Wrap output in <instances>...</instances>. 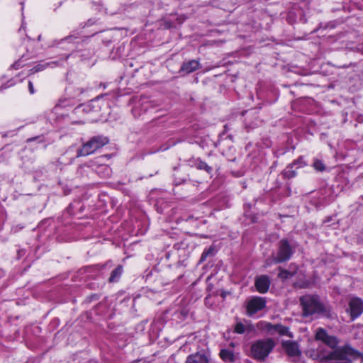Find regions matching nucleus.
I'll list each match as a JSON object with an SVG mask.
<instances>
[{"mask_svg":"<svg viewBox=\"0 0 363 363\" xmlns=\"http://www.w3.org/2000/svg\"><path fill=\"white\" fill-rule=\"evenodd\" d=\"M363 354L349 344L339 347L326 355L320 354V361L336 360L335 363H352L353 360L362 358Z\"/></svg>","mask_w":363,"mask_h":363,"instance_id":"f257e3e1","label":"nucleus"},{"mask_svg":"<svg viewBox=\"0 0 363 363\" xmlns=\"http://www.w3.org/2000/svg\"><path fill=\"white\" fill-rule=\"evenodd\" d=\"M300 303L303 310V315L305 317L320 314L324 311V306L316 296H303L300 298Z\"/></svg>","mask_w":363,"mask_h":363,"instance_id":"f03ea898","label":"nucleus"},{"mask_svg":"<svg viewBox=\"0 0 363 363\" xmlns=\"http://www.w3.org/2000/svg\"><path fill=\"white\" fill-rule=\"evenodd\" d=\"M274 346V341L270 338L257 340L252 345V357L257 360L263 361L272 352Z\"/></svg>","mask_w":363,"mask_h":363,"instance_id":"7ed1b4c3","label":"nucleus"},{"mask_svg":"<svg viewBox=\"0 0 363 363\" xmlns=\"http://www.w3.org/2000/svg\"><path fill=\"white\" fill-rule=\"evenodd\" d=\"M109 140L103 135L92 137L89 141L84 143L81 149L77 150V157H84L95 152L98 149L108 144Z\"/></svg>","mask_w":363,"mask_h":363,"instance_id":"20e7f679","label":"nucleus"},{"mask_svg":"<svg viewBox=\"0 0 363 363\" xmlns=\"http://www.w3.org/2000/svg\"><path fill=\"white\" fill-rule=\"evenodd\" d=\"M293 254V250L286 239L281 240L278 243V250L276 255L268 259L266 265L279 264L288 261Z\"/></svg>","mask_w":363,"mask_h":363,"instance_id":"39448f33","label":"nucleus"},{"mask_svg":"<svg viewBox=\"0 0 363 363\" xmlns=\"http://www.w3.org/2000/svg\"><path fill=\"white\" fill-rule=\"evenodd\" d=\"M315 340L322 341L333 350L338 348L337 345L340 343V340L336 336L328 335L326 330L322 328H318L316 330Z\"/></svg>","mask_w":363,"mask_h":363,"instance_id":"423d86ee","label":"nucleus"},{"mask_svg":"<svg viewBox=\"0 0 363 363\" xmlns=\"http://www.w3.org/2000/svg\"><path fill=\"white\" fill-rule=\"evenodd\" d=\"M266 306V300L264 298L255 296L251 298L247 305V314L253 315L257 311L262 310Z\"/></svg>","mask_w":363,"mask_h":363,"instance_id":"0eeeda50","label":"nucleus"},{"mask_svg":"<svg viewBox=\"0 0 363 363\" xmlns=\"http://www.w3.org/2000/svg\"><path fill=\"white\" fill-rule=\"evenodd\" d=\"M352 320H354L363 313V301L361 298H354L349 303Z\"/></svg>","mask_w":363,"mask_h":363,"instance_id":"6e6552de","label":"nucleus"},{"mask_svg":"<svg viewBox=\"0 0 363 363\" xmlns=\"http://www.w3.org/2000/svg\"><path fill=\"white\" fill-rule=\"evenodd\" d=\"M282 346L286 354L290 357H298L301 354L298 345L296 342L290 340L284 341Z\"/></svg>","mask_w":363,"mask_h":363,"instance_id":"1a4fd4ad","label":"nucleus"},{"mask_svg":"<svg viewBox=\"0 0 363 363\" xmlns=\"http://www.w3.org/2000/svg\"><path fill=\"white\" fill-rule=\"evenodd\" d=\"M270 280L268 276L262 275L255 280V286L257 290L262 294L266 293L269 288Z\"/></svg>","mask_w":363,"mask_h":363,"instance_id":"9d476101","label":"nucleus"},{"mask_svg":"<svg viewBox=\"0 0 363 363\" xmlns=\"http://www.w3.org/2000/svg\"><path fill=\"white\" fill-rule=\"evenodd\" d=\"M185 363H210V359L205 354L196 352L189 355Z\"/></svg>","mask_w":363,"mask_h":363,"instance_id":"9b49d317","label":"nucleus"},{"mask_svg":"<svg viewBox=\"0 0 363 363\" xmlns=\"http://www.w3.org/2000/svg\"><path fill=\"white\" fill-rule=\"evenodd\" d=\"M199 62L196 60H191L184 62L181 67L180 71L186 74L191 73L199 68Z\"/></svg>","mask_w":363,"mask_h":363,"instance_id":"f8f14e48","label":"nucleus"},{"mask_svg":"<svg viewBox=\"0 0 363 363\" xmlns=\"http://www.w3.org/2000/svg\"><path fill=\"white\" fill-rule=\"evenodd\" d=\"M220 357L225 362H232L234 360V354L233 352L229 350H221Z\"/></svg>","mask_w":363,"mask_h":363,"instance_id":"ddd939ff","label":"nucleus"},{"mask_svg":"<svg viewBox=\"0 0 363 363\" xmlns=\"http://www.w3.org/2000/svg\"><path fill=\"white\" fill-rule=\"evenodd\" d=\"M123 272V267L121 265H118L111 274L109 277V281L113 282L117 281Z\"/></svg>","mask_w":363,"mask_h":363,"instance_id":"4468645a","label":"nucleus"},{"mask_svg":"<svg viewBox=\"0 0 363 363\" xmlns=\"http://www.w3.org/2000/svg\"><path fill=\"white\" fill-rule=\"evenodd\" d=\"M195 166L197 169L205 170L208 173H211L213 171V168L211 166L208 165L205 162L200 160H196Z\"/></svg>","mask_w":363,"mask_h":363,"instance_id":"2eb2a0df","label":"nucleus"},{"mask_svg":"<svg viewBox=\"0 0 363 363\" xmlns=\"http://www.w3.org/2000/svg\"><path fill=\"white\" fill-rule=\"evenodd\" d=\"M276 333L281 335H289L290 337L291 336V333L289 331V328L280 324H276L274 333Z\"/></svg>","mask_w":363,"mask_h":363,"instance_id":"dca6fc26","label":"nucleus"},{"mask_svg":"<svg viewBox=\"0 0 363 363\" xmlns=\"http://www.w3.org/2000/svg\"><path fill=\"white\" fill-rule=\"evenodd\" d=\"M279 273L278 274V277L283 279H289L290 277H293L296 273L295 271L291 272L286 269H284L281 267H279Z\"/></svg>","mask_w":363,"mask_h":363,"instance_id":"f3484780","label":"nucleus"},{"mask_svg":"<svg viewBox=\"0 0 363 363\" xmlns=\"http://www.w3.org/2000/svg\"><path fill=\"white\" fill-rule=\"evenodd\" d=\"M313 168L318 172H323L325 170V164L318 159H315L313 164Z\"/></svg>","mask_w":363,"mask_h":363,"instance_id":"a211bd4d","label":"nucleus"},{"mask_svg":"<svg viewBox=\"0 0 363 363\" xmlns=\"http://www.w3.org/2000/svg\"><path fill=\"white\" fill-rule=\"evenodd\" d=\"M213 252H214L213 247H210L208 249L205 250L201 256L200 262H204L208 257L213 256Z\"/></svg>","mask_w":363,"mask_h":363,"instance_id":"6ab92c4d","label":"nucleus"},{"mask_svg":"<svg viewBox=\"0 0 363 363\" xmlns=\"http://www.w3.org/2000/svg\"><path fill=\"white\" fill-rule=\"evenodd\" d=\"M293 167H289L286 169L283 172V175L285 178L291 179L296 175V172L292 169Z\"/></svg>","mask_w":363,"mask_h":363,"instance_id":"aec40b11","label":"nucleus"},{"mask_svg":"<svg viewBox=\"0 0 363 363\" xmlns=\"http://www.w3.org/2000/svg\"><path fill=\"white\" fill-rule=\"evenodd\" d=\"M245 331V327L242 323H238L235 327V332L238 334H242Z\"/></svg>","mask_w":363,"mask_h":363,"instance_id":"412c9836","label":"nucleus"},{"mask_svg":"<svg viewBox=\"0 0 363 363\" xmlns=\"http://www.w3.org/2000/svg\"><path fill=\"white\" fill-rule=\"evenodd\" d=\"M45 67H46L45 65H42V64L37 65L36 66L33 67L30 69V72L31 73H35V72L42 71V70H43L45 68Z\"/></svg>","mask_w":363,"mask_h":363,"instance_id":"4be33fe9","label":"nucleus"},{"mask_svg":"<svg viewBox=\"0 0 363 363\" xmlns=\"http://www.w3.org/2000/svg\"><path fill=\"white\" fill-rule=\"evenodd\" d=\"M295 9H294L293 10L290 11H289V18H291L292 17H294V16L297 18H298V13H296L294 10ZM298 18L301 21H302V11H298Z\"/></svg>","mask_w":363,"mask_h":363,"instance_id":"5701e85b","label":"nucleus"},{"mask_svg":"<svg viewBox=\"0 0 363 363\" xmlns=\"http://www.w3.org/2000/svg\"><path fill=\"white\" fill-rule=\"evenodd\" d=\"M276 325H273L269 323H266L264 325V329L267 330L268 332L271 333L272 334H274V330L275 329Z\"/></svg>","mask_w":363,"mask_h":363,"instance_id":"b1692460","label":"nucleus"},{"mask_svg":"<svg viewBox=\"0 0 363 363\" xmlns=\"http://www.w3.org/2000/svg\"><path fill=\"white\" fill-rule=\"evenodd\" d=\"M28 88H29L30 93L31 94H34V88H33V83L31 82H28Z\"/></svg>","mask_w":363,"mask_h":363,"instance_id":"393cba45","label":"nucleus"},{"mask_svg":"<svg viewBox=\"0 0 363 363\" xmlns=\"http://www.w3.org/2000/svg\"><path fill=\"white\" fill-rule=\"evenodd\" d=\"M172 27V24L169 22L165 23V28H170Z\"/></svg>","mask_w":363,"mask_h":363,"instance_id":"a878e982","label":"nucleus"},{"mask_svg":"<svg viewBox=\"0 0 363 363\" xmlns=\"http://www.w3.org/2000/svg\"><path fill=\"white\" fill-rule=\"evenodd\" d=\"M80 108H81L80 106L77 107V108H75V110H78V109H79Z\"/></svg>","mask_w":363,"mask_h":363,"instance_id":"bb28decb","label":"nucleus"}]
</instances>
